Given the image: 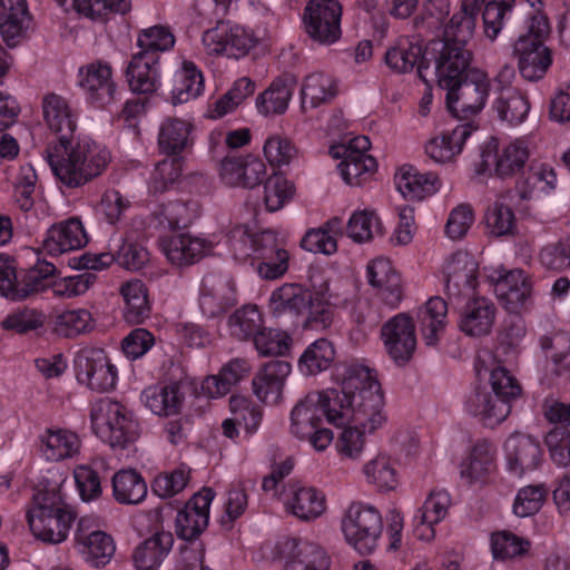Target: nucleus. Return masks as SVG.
Returning <instances> with one entry per match:
<instances>
[{
  "label": "nucleus",
  "instance_id": "1",
  "mask_svg": "<svg viewBox=\"0 0 570 570\" xmlns=\"http://www.w3.org/2000/svg\"><path fill=\"white\" fill-rule=\"evenodd\" d=\"M48 128L59 138L45 149L53 175L68 188H78L100 176L110 161V153L89 138L72 140L77 115L72 109H43Z\"/></svg>",
  "mask_w": 570,
  "mask_h": 570
},
{
  "label": "nucleus",
  "instance_id": "2",
  "mask_svg": "<svg viewBox=\"0 0 570 570\" xmlns=\"http://www.w3.org/2000/svg\"><path fill=\"white\" fill-rule=\"evenodd\" d=\"M268 308L277 317L288 315L295 320L302 318L307 330L323 331L333 322L328 303L298 283H285L275 288L269 295Z\"/></svg>",
  "mask_w": 570,
  "mask_h": 570
},
{
  "label": "nucleus",
  "instance_id": "3",
  "mask_svg": "<svg viewBox=\"0 0 570 570\" xmlns=\"http://www.w3.org/2000/svg\"><path fill=\"white\" fill-rule=\"evenodd\" d=\"M472 51L468 47L432 39L425 45L423 60L417 76L428 86L436 82L441 89H453L466 73L472 62Z\"/></svg>",
  "mask_w": 570,
  "mask_h": 570
},
{
  "label": "nucleus",
  "instance_id": "4",
  "mask_svg": "<svg viewBox=\"0 0 570 570\" xmlns=\"http://www.w3.org/2000/svg\"><path fill=\"white\" fill-rule=\"evenodd\" d=\"M94 433L114 449H125L139 438V424L118 401L101 397L90 405Z\"/></svg>",
  "mask_w": 570,
  "mask_h": 570
},
{
  "label": "nucleus",
  "instance_id": "5",
  "mask_svg": "<svg viewBox=\"0 0 570 570\" xmlns=\"http://www.w3.org/2000/svg\"><path fill=\"white\" fill-rule=\"evenodd\" d=\"M550 31L548 18L533 14L529 19L528 32L521 35L514 43V56L521 76L530 81H537L547 73L552 63L550 50L543 45Z\"/></svg>",
  "mask_w": 570,
  "mask_h": 570
},
{
  "label": "nucleus",
  "instance_id": "6",
  "mask_svg": "<svg viewBox=\"0 0 570 570\" xmlns=\"http://www.w3.org/2000/svg\"><path fill=\"white\" fill-rule=\"evenodd\" d=\"M368 377V367L361 364L345 366L341 379V389L315 392L320 396V412L328 423L341 426L350 424L352 397L362 380Z\"/></svg>",
  "mask_w": 570,
  "mask_h": 570
},
{
  "label": "nucleus",
  "instance_id": "7",
  "mask_svg": "<svg viewBox=\"0 0 570 570\" xmlns=\"http://www.w3.org/2000/svg\"><path fill=\"white\" fill-rule=\"evenodd\" d=\"M342 531L346 541L360 553H371L383 530L381 513L376 508L353 502L342 518Z\"/></svg>",
  "mask_w": 570,
  "mask_h": 570
},
{
  "label": "nucleus",
  "instance_id": "8",
  "mask_svg": "<svg viewBox=\"0 0 570 570\" xmlns=\"http://www.w3.org/2000/svg\"><path fill=\"white\" fill-rule=\"evenodd\" d=\"M450 116L458 121L449 132L431 138L425 144V154L433 161L444 164L453 160L463 150L468 138L479 129L480 109H448Z\"/></svg>",
  "mask_w": 570,
  "mask_h": 570
},
{
  "label": "nucleus",
  "instance_id": "9",
  "mask_svg": "<svg viewBox=\"0 0 570 570\" xmlns=\"http://www.w3.org/2000/svg\"><path fill=\"white\" fill-rule=\"evenodd\" d=\"M385 402L376 374L368 367V377L362 380L353 393L350 424L373 433L382 429L387 421Z\"/></svg>",
  "mask_w": 570,
  "mask_h": 570
},
{
  "label": "nucleus",
  "instance_id": "10",
  "mask_svg": "<svg viewBox=\"0 0 570 570\" xmlns=\"http://www.w3.org/2000/svg\"><path fill=\"white\" fill-rule=\"evenodd\" d=\"M320 396L308 393L291 412V433L307 440L316 451H324L333 441V432L322 426Z\"/></svg>",
  "mask_w": 570,
  "mask_h": 570
},
{
  "label": "nucleus",
  "instance_id": "11",
  "mask_svg": "<svg viewBox=\"0 0 570 570\" xmlns=\"http://www.w3.org/2000/svg\"><path fill=\"white\" fill-rule=\"evenodd\" d=\"M342 6L337 0H309L304 10V24L308 36L332 45L341 37Z\"/></svg>",
  "mask_w": 570,
  "mask_h": 570
},
{
  "label": "nucleus",
  "instance_id": "12",
  "mask_svg": "<svg viewBox=\"0 0 570 570\" xmlns=\"http://www.w3.org/2000/svg\"><path fill=\"white\" fill-rule=\"evenodd\" d=\"M75 370L79 383L96 392L115 387L117 370L101 348H83L75 357Z\"/></svg>",
  "mask_w": 570,
  "mask_h": 570
},
{
  "label": "nucleus",
  "instance_id": "13",
  "mask_svg": "<svg viewBox=\"0 0 570 570\" xmlns=\"http://www.w3.org/2000/svg\"><path fill=\"white\" fill-rule=\"evenodd\" d=\"M75 548L85 562L95 568L108 564L116 551L112 537L100 530L90 518H81L78 521Z\"/></svg>",
  "mask_w": 570,
  "mask_h": 570
},
{
  "label": "nucleus",
  "instance_id": "14",
  "mask_svg": "<svg viewBox=\"0 0 570 570\" xmlns=\"http://www.w3.org/2000/svg\"><path fill=\"white\" fill-rule=\"evenodd\" d=\"M127 81L132 94L141 96V101L135 105L126 100L122 107H141L155 95L160 87L159 55L139 51L132 56L127 70Z\"/></svg>",
  "mask_w": 570,
  "mask_h": 570
},
{
  "label": "nucleus",
  "instance_id": "15",
  "mask_svg": "<svg viewBox=\"0 0 570 570\" xmlns=\"http://www.w3.org/2000/svg\"><path fill=\"white\" fill-rule=\"evenodd\" d=\"M381 337L387 355L397 365L406 364L416 347V334L413 320L400 313L389 320L381 328Z\"/></svg>",
  "mask_w": 570,
  "mask_h": 570
},
{
  "label": "nucleus",
  "instance_id": "16",
  "mask_svg": "<svg viewBox=\"0 0 570 570\" xmlns=\"http://www.w3.org/2000/svg\"><path fill=\"white\" fill-rule=\"evenodd\" d=\"M278 550L284 570H330L331 558L316 542L288 538L279 542Z\"/></svg>",
  "mask_w": 570,
  "mask_h": 570
},
{
  "label": "nucleus",
  "instance_id": "17",
  "mask_svg": "<svg viewBox=\"0 0 570 570\" xmlns=\"http://www.w3.org/2000/svg\"><path fill=\"white\" fill-rule=\"evenodd\" d=\"M203 43L209 55L238 58L255 46V39L243 27L229 26L227 22L219 21L215 28L204 32Z\"/></svg>",
  "mask_w": 570,
  "mask_h": 570
},
{
  "label": "nucleus",
  "instance_id": "18",
  "mask_svg": "<svg viewBox=\"0 0 570 570\" xmlns=\"http://www.w3.org/2000/svg\"><path fill=\"white\" fill-rule=\"evenodd\" d=\"M215 498L210 488L193 495L176 515V533L183 540L196 539L208 525L209 508Z\"/></svg>",
  "mask_w": 570,
  "mask_h": 570
},
{
  "label": "nucleus",
  "instance_id": "19",
  "mask_svg": "<svg viewBox=\"0 0 570 570\" xmlns=\"http://www.w3.org/2000/svg\"><path fill=\"white\" fill-rule=\"evenodd\" d=\"M79 86L88 104L100 107L117 104L119 92L111 80V69L107 65L91 63L79 70Z\"/></svg>",
  "mask_w": 570,
  "mask_h": 570
},
{
  "label": "nucleus",
  "instance_id": "20",
  "mask_svg": "<svg viewBox=\"0 0 570 570\" xmlns=\"http://www.w3.org/2000/svg\"><path fill=\"white\" fill-rule=\"evenodd\" d=\"M464 409L490 428L503 422L511 412V405L505 399H500L488 385L481 384L475 385L466 396Z\"/></svg>",
  "mask_w": 570,
  "mask_h": 570
},
{
  "label": "nucleus",
  "instance_id": "21",
  "mask_svg": "<svg viewBox=\"0 0 570 570\" xmlns=\"http://www.w3.org/2000/svg\"><path fill=\"white\" fill-rule=\"evenodd\" d=\"M88 237L80 219L76 217L53 224L45 234L42 249L50 256H59L86 246Z\"/></svg>",
  "mask_w": 570,
  "mask_h": 570
},
{
  "label": "nucleus",
  "instance_id": "22",
  "mask_svg": "<svg viewBox=\"0 0 570 570\" xmlns=\"http://www.w3.org/2000/svg\"><path fill=\"white\" fill-rule=\"evenodd\" d=\"M160 248L169 263L176 266L195 264L212 250V243L188 233L160 239Z\"/></svg>",
  "mask_w": 570,
  "mask_h": 570
},
{
  "label": "nucleus",
  "instance_id": "23",
  "mask_svg": "<svg viewBox=\"0 0 570 570\" xmlns=\"http://www.w3.org/2000/svg\"><path fill=\"white\" fill-rule=\"evenodd\" d=\"M292 366L286 361L266 363L253 377V392L259 401L274 405L282 400L283 389Z\"/></svg>",
  "mask_w": 570,
  "mask_h": 570
},
{
  "label": "nucleus",
  "instance_id": "24",
  "mask_svg": "<svg viewBox=\"0 0 570 570\" xmlns=\"http://www.w3.org/2000/svg\"><path fill=\"white\" fill-rule=\"evenodd\" d=\"M497 307L485 297L469 298L460 311V330L469 336L481 337L491 333Z\"/></svg>",
  "mask_w": 570,
  "mask_h": 570
},
{
  "label": "nucleus",
  "instance_id": "25",
  "mask_svg": "<svg viewBox=\"0 0 570 570\" xmlns=\"http://www.w3.org/2000/svg\"><path fill=\"white\" fill-rule=\"evenodd\" d=\"M286 510L299 520L311 521L325 511V497L312 487L289 483L284 497Z\"/></svg>",
  "mask_w": 570,
  "mask_h": 570
},
{
  "label": "nucleus",
  "instance_id": "26",
  "mask_svg": "<svg viewBox=\"0 0 570 570\" xmlns=\"http://www.w3.org/2000/svg\"><path fill=\"white\" fill-rule=\"evenodd\" d=\"M509 470L515 475H523L535 470L541 461V448L533 438L513 434L504 443Z\"/></svg>",
  "mask_w": 570,
  "mask_h": 570
},
{
  "label": "nucleus",
  "instance_id": "27",
  "mask_svg": "<svg viewBox=\"0 0 570 570\" xmlns=\"http://www.w3.org/2000/svg\"><path fill=\"white\" fill-rule=\"evenodd\" d=\"M492 279L497 297L513 312L524 305L531 296L532 283L521 269L500 271L498 277Z\"/></svg>",
  "mask_w": 570,
  "mask_h": 570
},
{
  "label": "nucleus",
  "instance_id": "28",
  "mask_svg": "<svg viewBox=\"0 0 570 570\" xmlns=\"http://www.w3.org/2000/svg\"><path fill=\"white\" fill-rule=\"evenodd\" d=\"M476 263L466 254H455L445 265L446 292L450 299L469 296L476 286Z\"/></svg>",
  "mask_w": 570,
  "mask_h": 570
},
{
  "label": "nucleus",
  "instance_id": "29",
  "mask_svg": "<svg viewBox=\"0 0 570 570\" xmlns=\"http://www.w3.org/2000/svg\"><path fill=\"white\" fill-rule=\"evenodd\" d=\"M450 505L451 498L446 491H432L414 515L415 535L420 540H432L435 535L434 525L446 517Z\"/></svg>",
  "mask_w": 570,
  "mask_h": 570
},
{
  "label": "nucleus",
  "instance_id": "30",
  "mask_svg": "<svg viewBox=\"0 0 570 570\" xmlns=\"http://www.w3.org/2000/svg\"><path fill=\"white\" fill-rule=\"evenodd\" d=\"M257 273L264 279L274 281L281 278L288 271L289 254L281 245L276 234L266 230L261 240V250L256 258Z\"/></svg>",
  "mask_w": 570,
  "mask_h": 570
},
{
  "label": "nucleus",
  "instance_id": "31",
  "mask_svg": "<svg viewBox=\"0 0 570 570\" xmlns=\"http://www.w3.org/2000/svg\"><path fill=\"white\" fill-rule=\"evenodd\" d=\"M194 125L185 119L167 118L158 131L157 146L166 156H178L194 145Z\"/></svg>",
  "mask_w": 570,
  "mask_h": 570
},
{
  "label": "nucleus",
  "instance_id": "32",
  "mask_svg": "<svg viewBox=\"0 0 570 570\" xmlns=\"http://www.w3.org/2000/svg\"><path fill=\"white\" fill-rule=\"evenodd\" d=\"M367 277L385 304L395 307L401 302V278L387 258L379 257L370 262Z\"/></svg>",
  "mask_w": 570,
  "mask_h": 570
},
{
  "label": "nucleus",
  "instance_id": "33",
  "mask_svg": "<svg viewBox=\"0 0 570 570\" xmlns=\"http://www.w3.org/2000/svg\"><path fill=\"white\" fill-rule=\"evenodd\" d=\"M395 184L400 193L409 199L421 200L435 194L441 181L436 174L421 173L411 165H404L395 176Z\"/></svg>",
  "mask_w": 570,
  "mask_h": 570
},
{
  "label": "nucleus",
  "instance_id": "34",
  "mask_svg": "<svg viewBox=\"0 0 570 570\" xmlns=\"http://www.w3.org/2000/svg\"><path fill=\"white\" fill-rule=\"evenodd\" d=\"M40 452L47 461L59 462L79 453V436L65 429H47L39 436Z\"/></svg>",
  "mask_w": 570,
  "mask_h": 570
},
{
  "label": "nucleus",
  "instance_id": "35",
  "mask_svg": "<svg viewBox=\"0 0 570 570\" xmlns=\"http://www.w3.org/2000/svg\"><path fill=\"white\" fill-rule=\"evenodd\" d=\"M27 520L32 534L37 539L58 544L67 539L73 514L72 512L29 514Z\"/></svg>",
  "mask_w": 570,
  "mask_h": 570
},
{
  "label": "nucleus",
  "instance_id": "36",
  "mask_svg": "<svg viewBox=\"0 0 570 570\" xmlns=\"http://www.w3.org/2000/svg\"><path fill=\"white\" fill-rule=\"evenodd\" d=\"M235 303L234 289L227 282L214 277L204 279L199 306L206 317H218Z\"/></svg>",
  "mask_w": 570,
  "mask_h": 570
},
{
  "label": "nucleus",
  "instance_id": "37",
  "mask_svg": "<svg viewBox=\"0 0 570 570\" xmlns=\"http://www.w3.org/2000/svg\"><path fill=\"white\" fill-rule=\"evenodd\" d=\"M30 23L26 0H0V33L12 47L21 38Z\"/></svg>",
  "mask_w": 570,
  "mask_h": 570
},
{
  "label": "nucleus",
  "instance_id": "38",
  "mask_svg": "<svg viewBox=\"0 0 570 570\" xmlns=\"http://www.w3.org/2000/svg\"><path fill=\"white\" fill-rule=\"evenodd\" d=\"M491 150L495 151V173L500 177L512 176L523 168L529 158L528 145L522 139H515L499 149L498 140L492 138L483 153V157H488Z\"/></svg>",
  "mask_w": 570,
  "mask_h": 570
},
{
  "label": "nucleus",
  "instance_id": "39",
  "mask_svg": "<svg viewBox=\"0 0 570 570\" xmlns=\"http://www.w3.org/2000/svg\"><path fill=\"white\" fill-rule=\"evenodd\" d=\"M250 365L244 358H233L217 375L207 376L200 386L202 393L210 399L226 395L230 389L248 375Z\"/></svg>",
  "mask_w": 570,
  "mask_h": 570
},
{
  "label": "nucleus",
  "instance_id": "40",
  "mask_svg": "<svg viewBox=\"0 0 570 570\" xmlns=\"http://www.w3.org/2000/svg\"><path fill=\"white\" fill-rule=\"evenodd\" d=\"M183 397L178 382L148 386L141 393L145 406L159 416L177 414L181 407Z\"/></svg>",
  "mask_w": 570,
  "mask_h": 570
},
{
  "label": "nucleus",
  "instance_id": "41",
  "mask_svg": "<svg viewBox=\"0 0 570 570\" xmlns=\"http://www.w3.org/2000/svg\"><path fill=\"white\" fill-rule=\"evenodd\" d=\"M446 91V107L462 101V107H484L490 91L488 78L480 73L474 79L469 80L466 73L460 79V85L453 89H444Z\"/></svg>",
  "mask_w": 570,
  "mask_h": 570
},
{
  "label": "nucleus",
  "instance_id": "42",
  "mask_svg": "<svg viewBox=\"0 0 570 570\" xmlns=\"http://www.w3.org/2000/svg\"><path fill=\"white\" fill-rule=\"evenodd\" d=\"M448 316V304L441 297H431L417 312L423 340L426 345L434 346L444 332Z\"/></svg>",
  "mask_w": 570,
  "mask_h": 570
},
{
  "label": "nucleus",
  "instance_id": "43",
  "mask_svg": "<svg viewBox=\"0 0 570 570\" xmlns=\"http://www.w3.org/2000/svg\"><path fill=\"white\" fill-rule=\"evenodd\" d=\"M174 543L170 532H157L140 543L134 552V561L140 570H154L160 566Z\"/></svg>",
  "mask_w": 570,
  "mask_h": 570
},
{
  "label": "nucleus",
  "instance_id": "44",
  "mask_svg": "<svg viewBox=\"0 0 570 570\" xmlns=\"http://www.w3.org/2000/svg\"><path fill=\"white\" fill-rule=\"evenodd\" d=\"M494 453L495 450L490 442H476L460 465L461 478L469 483L483 480L494 468Z\"/></svg>",
  "mask_w": 570,
  "mask_h": 570
},
{
  "label": "nucleus",
  "instance_id": "45",
  "mask_svg": "<svg viewBox=\"0 0 570 570\" xmlns=\"http://www.w3.org/2000/svg\"><path fill=\"white\" fill-rule=\"evenodd\" d=\"M125 302L124 317L128 323L140 324L150 314L148 289L140 279H130L120 287Z\"/></svg>",
  "mask_w": 570,
  "mask_h": 570
},
{
  "label": "nucleus",
  "instance_id": "46",
  "mask_svg": "<svg viewBox=\"0 0 570 570\" xmlns=\"http://www.w3.org/2000/svg\"><path fill=\"white\" fill-rule=\"evenodd\" d=\"M147 492V484L136 470H120L112 476V495L120 504H139Z\"/></svg>",
  "mask_w": 570,
  "mask_h": 570
},
{
  "label": "nucleus",
  "instance_id": "47",
  "mask_svg": "<svg viewBox=\"0 0 570 570\" xmlns=\"http://www.w3.org/2000/svg\"><path fill=\"white\" fill-rule=\"evenodd\" d=\"M100 470H108L107 460L104 456L95 458L90 464H79L73 470V478L82 501L90 502L102 493Z\"/></svg>",
  "mask_w": 570,
  "mask_h": 570
},
{
  "label": "nucleus",
  "instance_id": "48",
  "mask_svg": "<svg viewBox=\"0 0 570 570\" xmlns=\"http://www.w3.org/2000/svg\"><path fill=\"white\" fill-rule=\"evenodd\" d=\"M424 53L425 47L404 38L385 52V62L393 71L406 73L419 68Z\"/></svg>",
  "mask_w": 570,
  "mask_h": 570
},
{
  "label": "nucleus",
  "instance_id": "49",
  "mask_svg": "<svg viewBox=\"0 0 570 570\" xmlns=\"http://www.w3.org/2000/svg\"><path fill=\"white\" fill-rule=\"evenodd\" d=\"M204 79L202 72L191 61H184L183 68L176 75V82L171 90V104H187L202 95Z\"/></svg>",
  "mask_w": 570,
  "mask_h": 570
},
{
  "label": "nucleus",
  "instance_id": "50",
  "mask_svg": "<svg viewBox=\"0 0 570 570\" xmlns=\"http://www.w3.org/2000/svg\"><path fill=\"white\" fill-rule=\"evenodd\" d=\"M335 358V348L326 338L309 344L298 360V368L305 375H316L326 371Z\"/></svg>",
  "mask_w": 570,
  "mask_h": 570
},
{
  "label": "nucleus",
  "instance_id": "51",
  "mask_svg": "<svg viewBox=\"0 0 570 570\" xmlns=\"http://www.w3.org/2000/svg\"><path fill=\"white\" fill-rule=\"evenodd\" d=\"M263 324V315L256 305L237 308L227 321L230 335L239 341L254 338Z\"/></svg>",
  "mask_w": 570,
  "mask_h": 570
},
{
  "label": "nucleus",
  "instance_id": "52",
  "mask_svg": "<svg viewBox=\"0 0 570 570\" xmlns=\"http://www.w3.org/2000/svg\"><path fill=\"white\" fill-rule=\"evenodd\" d=\"M95 327L91 313L86 308L67 309L56 315L55 332L63 337H76L88 333Z\"/></svg>",
  "mask_w": 570,
  "mask_h": 570
},
{
  "label": "nucleus",
  "instance_id": "53",
  "mask_svg": "<svg viewBox=\"0 0 570 570\" xmlns=\"http://www.w3.org/2000/svg\"><path fill=\"white\" fill-rule=\"evenodd\" d=\"M336 94V85L332 78L324 73L308 75L301 90L303 107L306 104H309L311 107L331 104Z\"/></svg>",
  "mask_w": 570,
  "mask_h": 570
},
{
  "label": "nucleus",
  "instance_id": "54",
  "mask_svg": "<svg viewBox=\"0 0 570 570\" xmlns=\"http://www.w3.org/2000/svg\"><path fill=\"white\" fill-rule=\"evenodd\" d=\"M265 232L253 234L246 226H235L228 234L229 247L235 259L239 262H246L248 258L256 261Z\"/></svg>",
  "mask_w": 570,
  "mask_h": 570
},
{
  "label": "nucleus",
  "instance_id": "55",
  "mask_svg": "<svg viewBox=\"0 0 570 570\" xmlns=\"http://www.w3.org/2000/svg\"><path fill=\"white\" fill-rule=\"evenodd\" d=\"M199 215L197 202L177 199L164 204L159 210L160 223H166L169 228H184L189 226Z\"/></svg>",
  "mask_w": 570,
  "mask_h": 570
},
{
  "label": "nucleus",
  "instance_id": "56",
  "mask_svg": "<svg viewBox=\"0 0 570 570\" xmlns=\"http://www.w3.org/2000/svg\"><path fill=\"white\" fill-rule=\"evenodd\" d=\"M71 512L65 503L58 484H40L32 495V503L27 511L29 514H50Z\"/></svg>",
  "mask_w": 570,
  "mask_h": 570
},
{
  "label": "nucleus",
  "instance_id": "57",
  "mask_svg": "<svg viewBox=\"0 0 570 570\" xmlns=\"http://www.w3.org/2000/svg\"><path fill=\"white\" fill-rule=\"evenodd\" d=\"M556 184L557 175L554 170L546 165H540L529 170L524 180L518 187L519 195L523 199H531L539 194L551 191Z\"/></svg>",
  "mask_w": 570,
  "mask_h": 570
},
{
  "label": "nucleus",
  "instance_id": "58",
  "mask_svg": "<svg viewBox=\"0 0 570 570\" xmlns=\"http://www.w3.org/2000/svg\"><path fill=\"white\" fill-rule=\"evenodd\" d=\"M530 541L509 530L493 532L491 535V551L494 559L508 560L525 554L530 549Z\"/></svg>",
  "mask_w": 570,
  "mask_h": 570
},
{
  "label": "nucleus",
  "instance_id": "59",
  "mask_svg": "<svg viewBox=\"0 0 570 570\" xmlns=\"http://www.w3.org/2000/svg\"><path fill=\"white\" fill-rule=\"evenodd\" d=\"M366 480L381 490H393L397 485L394 463L386 454H379L363 468Z\"/></svg>",
  "mask_w": 570,
  "mask_h": 570
},
{
  "label": "nucleus",
  "instance_id": "60",
  "mask_svg": "<svg viewBox=\"0 0 570 570\" xmlns=\"http://www.w3.org/2000/svg\"><path fill=\"white\" fill-rule=\"evenodd\" d=\"M183 166V159L176 156L160 160L151 173L149 188L154 193L168 190L179 181Z\"/></svg>",
  "mask_w": 570,
  "mask_h": 570
},
{
  "label": "nucleus",
  "instance_id": "61",
  "mask_svg": "<svg viewBox=\"0 0 570 570\" xmlns=\"http://www.w3.org/2000/svg\"><path fill=\"white\" fill-rule=\"evenodd\" d=\"M376 160L370 156L348 157L338 164V170L346 184L351 186L363 185L376 169Z\"/></svg>",
  "mask_w": 570,
  "mask_h": 570
},
{
  "label": "nucleus",
  "instance_id": "62",
  "mask_svg": "<svg viewBox=\"0 0 570 570\" xmlns=\"http://www.w3.org/2000/svg\"><path fill=\"white\" fill-rule=\"evenodd\" d=\"M189 478L190 469L181 464L170 472L157 475L153 482V491L159 498H171L187 487Z\"/></svg>",
  "mask_w": 570,
  "mask_h": 570
},
{
  "label": "nucleus",
  "instance_id": "63",
  "mask_svg": "<svg viewBox=\"0 0 570 570\" xmlns=\"http://www.w3.org/2000/svg\"><path fill=\"white\" fill-rule=\"evenodd\" d=\"M475 22L476 17L460 10L454 13L445 24L443 37L440 39L462 47H468V42L473 36Z\"/></svg>",
  "mask_w": 570,
  "mask_h": 570
},
{
  "label": "nucleus",
  "instance_id": "64",
  "mask_svg": "<svg viewBox=\"0 0 570 570\" xmlns=\"http://www.w3.org/2000/svg\"><path fill=\"white\" fill-rule=\"evenodd\" d=\"M96 282V275L90 272L75 276L52 279L50 289L57 298L69 299L83 295Z\"/></svg>",
  "mask_w": 570,
  "mask_h": 570
}]
</instances>
